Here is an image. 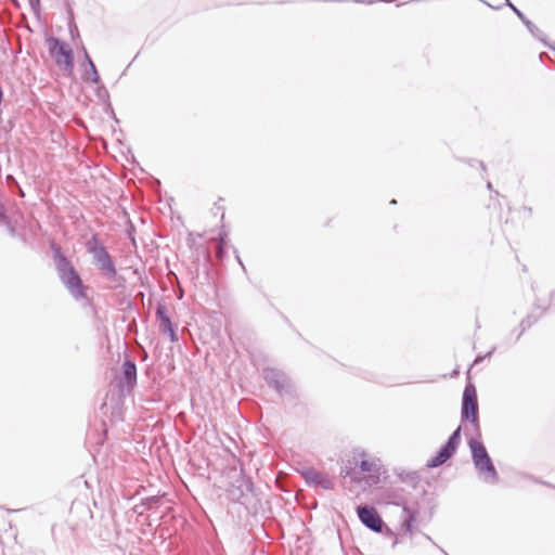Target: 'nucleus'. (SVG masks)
<instances>
[{
  "instance_id": "1",
  "label": "nucleus",
  "mask_w": 555,
  "mask_h": 555,
  "mask_svg": "<svg viewBox=\"0 0 555 555\" xmlns=\"http://www.w3.org/2000/svg\"><path fill=\"white\" fill-rule=\"evenodd\" d=\"M56 270L62 283L76 300L86 298V287L67 258L62 255L56 256Z\"/></svg>"
},
{
  "instance_id": "2",
  "label": "nucleus",
  "mask_w": 555,
  "mask_h": 555,
  "mask_svg": "<svg viewBox=\"0 0 555 555\" xmlns=\"http://www.w3.org/2000/svg\"><path fill=\"white\" fill-rule=\"evenodd\" d=\"M468 444L474 465L479 475L482 476V479L486 482L492 485L496 483L499 479L498 473L485 446L476 439H470Z\"/></svg>"
},
{
  "instance_id": "3",
  "label": "nucleus",
  "mask_w": 555,
  "mask_h": 555,
  "mask_svg": "<svg viewBox=\"0 0 555 555\" xmlns=\"http://www.w3.org/2000/svg\"><path fill=\"white\" fill-rule=\"evenodd\" d=\"M86 247L88 253L92 255L93 262L101 273L108 280L115 279L117 274L115 264L99 237L96 235H92V237L86 243Z\"/></svg>"
},
{
  "instance_id": "4",
  "label": "nucleus",
  "mask_w": 555,
  "mask_h": 555,
  "mask_svg": "<svg viewBox=\"0 0 555 555\" xmlns=\"http://www.w3.org/2000/svg\"><path fill=\"white\" fill-rule=\"evenodd\" d=\"M49 51L59 67L65 72L72 73L74 68V55L73 50L67 43L56 38H51L49 40Z\"/></svg>"
},
{
  "instance_id": "5",
  "label": "nucleus",
  "mask_w": 555,
  "mask_h": 555,
  "mask_svg": "<svg viewBox=\"0 0 555 555\" xmlns=\"http://www.w3.org/2000/svg\"><path fill=\"white\" fill-rule=\"evenodd\" d=\"M461 442V427H457L449 437L447 443L440 448L438 453L427 462L428 467H438L444 464L455 453Z\"/></svg>"
},
{
  "instance_id": "6",
  "label": "nucleus",
  "mask_w": 555,
  "mask_h": 555,
  "mask_svg": "<svg viewBox=\"0 0 555 555\" xmlns=\"http://www.w3.org/2000/svg\"><path fill=\"white\" fill-rule=\"evenodd\" d=\"M300 474L305 481L311 487L321 488L324 490H332L335 487L334 477L326 473L319 472L312 467L304 468Z\"/></svg>"
},
{
  "instance_id": "7",
  "label": "nucleus",
  "mask_w": 555,
  "mask_h": 555,
  "mask_svg": "<svg viewBox=\"0 0 555 555\" xmlns=\"http://www.w3.org/2000/svg\"><path fill=\"white\" fill-rule=\"evenodd\" d=\"M477 412L478 403L475 388L466 386L463 393L462 418L470 421L475 426H478Z\"/></svg>"
},
{
  "instance_id": "8",
  "label": "nucleus",
  "mask_w": 555,
  "mask_h": 555,
  "mask_svg": "<svg viewBox=\"0 0 555 555\" xmlns=\"http://www.w3.org/2000/svg\"><path fill=\"white\" fill-rule=\"evenodd\" d=\"M156 321L158 322L159 332L167 335L171 343L179 340L177 326L171 322L166 305L163 302H159L156 307Z\"/></svg>"
},
{
  "instance_id": "9",
  "label": "nucleus",
  "mask_w": 555,
  "mask_h": 555,
  "mask_svg": "<svg viewBox=\"0 0 555 555\" xmlns=\"http://www.w3.org/2000/svg\"><path fill=\"white\" fill-rule=\"evenodd\" d=\"M357 515L360 521L374 532H382L384 521L378 515L377 511L367 505H360L357 507Z\"/></svg>"
},
{
  "instance_id": "10",
  "label": "nucleus",
  "mask_w": 555,
  "mask_h": 555,
  "mask_svg": "<svg viewBox=\"0 0 555 555\" xmlns=\"http://www.w3.org/2000/svg\"><path fill=\"white\" fill-rule=\"evenodd\" d=\"M263 378L266 379V382L274 387V389L279 392V393H282L284 390L287 389V386H288V379L286 377V375L276 370V369H264L263 370Z\"/></svg>"
},
{
  "instance_id": "11",
  "label": "nucleus",
  "mask_w": 555,
  "mask_h": 555,
  "mask_svg": "<svg viewBox=\"0 0 555 555\" xmlns=\"http://www.w3.org/2000/svg\"><path fill=\"white\" fill-rule=\"evenodd\" d=\"M121 383L130 389L137 384V366L134 362L128 360L124 363Z\"/></svg>"
},
{
  "instance_id": "12",
  "label": "nucleus",
  "mask_w": 555,
  "mask_h": 555,
  "mask_svg": "<svg viewBox=\"0 0 555 555\" xmlns=\"http://www.w3.org/2000/svg\"><path fill=\"white\" fill-rule=\"evenodd\" d=\"M85 57L88 64V68L85 70L83 78L94 85H99L101 82V78L99 76L98 69L86 50Z\"/></svg>"
},
{
  "instance_id": "13",
  "label": "nucleus",
  "mask_w": 555,
  "mask_h": 555,
  "mask_svg": "<svg viewBox=\"0 0 555 555\" xmlns=\"http://www.w3.org/2000/svg\"><path fill=\"white\" fill-rule=\"evenodd\" d=\"M402 512H403L402 526L404 527L406 532L412 534L413 524L416 519L417 511L414 508H411L410 506L404 505Z\"/></svg>"
},
{
  "instance_id": "14",
  "label": "nucleus",
  "mask_w": 555,
  "mask_h": 555,
  "mask_svg": "<svg viewBox=\"0 0 555 555\" xmlns=\"http://www.w3.org/2000/svg\"><path fill=\"white\" fill-rule=\"evenodd\" d=\"M507 5L516 13V15L522 21V23L526 25L528 30L537 38H540V29L531 22L529 21L521 11H519L515 5H513L508 0Z\"/></svg>"
},
{
  "instance_id": "15",
  "label": "nucleus",
  "mask_w": 555,
  "mask_h": 555,
  "mask_svg": "<svg viewBox=\"0 0 555 555\" xmlns=\"http://www.w3.org/2000/svg\"><path fill=\"white\" fill-rule=\"evenodd\" d=\"M359 467L363 473H372L376 470L375 462L366 459L361 460Z\"/></svg>"
},
{
  "instance_id": "16",
  "label": "nucleus",
  "mask_w": 555,
  "mask_h": 555,
  "mask_svg": "<svg viewBox=\"0 0 555 555\" xmlns=\"http://www.w3.org/2000/svg\"><path fill=\"white\" fill-rule=\"evenodd\" d=\"M0 223L7 224L9 230H10V233L12 235L14 234V229L10 225L8 217H7L5 211H4V207H3V205L1 203H0Z\"/></svg>"
},
{
  "instance_id": "17",
  "label": "nucleus",
  "mask_w": 555,
  "mask_h": 555,
  "mask_svg": "<svg viewBox=\"0 0 555 555\" xmlns=\"http://www.w3.org/2000/svg\"><path fill=\"white\" fill-rule=\"evenodd\" d=\"M29 2L33 8L39 4V0H29Z\"/></svg>"
},
{
  "instance_id": "18",
  "label": "nucleus",
  "mask_w": 555,
  "mask_h": 555,
  "mask_svg": "<svg viewBox=\"0 0 555 555\" xmlns=\"http://www.w3.org/2000/svg\"><path fill=\"white\" fill-rule=\"evenodd\" d=\"M481 360H482V358H481V357H477V358H476V360H475V362H479V361H481Z\"/></svg>"
},
{
  "instance_id": "19",
  "label": "nucleus",
  "mask_w": 555,
  "mask_h": 555,
  "mask_svg": "<svg viewBox=\"0 0 555 555\" xmlns=\"http://www.w3.org/2000/svg\"><path fill=\"white\" fill-rule=\"evenodd\" d=\"M487 186H488L489 190L492 189V184L490 182H488Z\"/></svg>"
},
{
  "instance_id": "20",
  "label": "nucleus",
  "mask_w": 555,
  "mask_h": 555,
  "mask_svg": "<svg viewBox=\"0 0 555 555\" xmlns=\"http://www.w3.org/2000/svg\"><path fill=\"white\" fill-rule=\"evenodd\" d=\"M439 550L444 554V555H449L444 550H442L441 547H439Z\"/></svg>"
},
{
  "instance_id": "21",
  "label": "nucleus",
  "mask_w": 555,
  "mask_h": 555,
  "mask_svg": "<svg viewBox=\"0 0 555 555\" xmlns=\"http://www.w3.org/2000/svg\"><path fill=\"white\" fill-rule=\"evenodd\" d=\"M426 539H427L428 541H430L431 543H434V542H433V540H431V538H430L429 535H426Z\"/></svg>"
},
{
  "instance_id": "22",
  "label": "nucleus",
  "mask_w": 555,
  "mask_h": 555,
  "mask_svg": "<svg viewBox=\"0 0 555 555\" xmlns=\"http://www.w3.org/2000/svg\"><path fill=\"white\" fill-rule=\"evenodd\" d=\"M390 204L395 205V204H397V201H396V199H392V201L390 202Z\"/></svg>"
},
{
  "instance_id": "23",
  "label": "nucleus",
  "mask_w": 555,
  "mask_h": 555,
  "mask_svg": "<svg viewBox=\"0 0 555 555\" xmlns=\"http://www.w3.org/2000/svg\"><path fill=\"white\" fill-rule=\"evenodd\" d=\"M493 351H494V348L491 351H489L487 356L492 354Z\"/></svg>"
}]
</instances>
